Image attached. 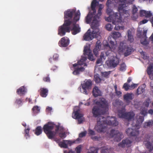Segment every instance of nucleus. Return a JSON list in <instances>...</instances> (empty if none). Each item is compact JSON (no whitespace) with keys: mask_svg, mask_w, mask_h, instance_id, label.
<instances>
[{"mask_svg":"<svg viewBox=\"0 0 153 153\" xmlns=\"http://www.w3.org/2000/svg\"><path fill=\"white\" fill-rule=\"evenodd\" d=\"M92 94L95 97H97L98 96H101L102 95L101 91L97 86H95L93 88Z\"/></svg>","mask_w":153,"mask_h":153,"instance_id":"25","label":"nucleus"},{"mask_svg":"<svg viewBox=\"0 0 153 153\" xmlns=\"http://www.w3.org/2000/svg\"><path fill=\"white\" fill-rule=\"evenodd\" d=\"M87 59L86 56H82L81 59L77 62V63H75L73 65V66L75 67L79 65H83L84 66H86L87 65L85 62Z\"/></svg>","mask_w":153,"mask_h":153,"instance_id":"21","label":"nucleus"},{"mask_svg":"<svg viewBox=\"0 0 153 153\" xmlns=\"http://www.w3.org/2000/svg\"><path fill=\"white\" fill-rule=\"evenodd\" d=\"M138 11V9L137 7L135 5H133L132 7V12L133 14H134L136 13Z\"/></svg>","mask_w":153,"mask_h":153,"instance_id":"44","label":"nucleus"},{"mask_svg":"<svg viewBox=\"0 0 153 153\" xmlns=\"http://www.w3.org/2000/svg\"><path fill=\"white\" fill-rule=\"evenodd\" d=\"M38 92H39V94L41 97H46L48 95V90L47 88H41L39 90Z\"/></svg>","mask_w":153,"mask_h":153,"instance_id":"24","label":"nucleus"},{"mask_svg":"<svg viewBox=\"0 0 153 153\" xmlns=\"http://www.w3.org/2000/svg\"><path fill=\"white\" fill-rule=\"evenodd\" d=\"M110 136L111 137H114V140L118 142L120 141L123 138V136L122 133L119 132L117 130L112 129L110 131Z\"/></svg>","mask_w":153,"mask_h":153,"instance_id":"11","label":"nucleus"},{"mask_svg":"<svg viewBox=\"0 0 153 153\" xmlns=\"http://www.w3.org/2000/svg\"><path fill=\"white\" fill-rule=\"evenodd\" d=\"M132 142L128 139L123 140L120 143L118 144L119 147L124 148L126 147H128L131 146Z\"/></svg>","mask_w":153,"mask_h":153,"instance_id":"18","label":"nucleus"},{"mask_svg":"<svg viewBox=\"0 0 153 153\" xmlns=\"http://www.w3.org/2000/svg\"><path fill=\"white\" fill-rule=\"evenodd\" d=\"M75 12V10L74 9H69L64 12V18L65 20H69L72 22V17Z\"/></svg>","mask_w":153,"mask_h":153,"instance_id":"13","label":"nucleus"},{"mask_svg":"<svg viewBox=\"0 0 153 153\" xmlns=\"http://www.w3.org/2000/svg\"><path fill=\"white\" fill-rule=\"evenodd\" d=\"M88 133L90 135H94L95 134V133L94 131L91 129H89L88 130Z\"/></svg>","mask_w":153,"mask_h":153,"instance_id":"62","label":"nucleus"},{"mask_svg":"<svg viewBox=\"0 0 153 153\" xmlns=\"http://www.w3.org/2000/svg\"><path fill=\"white\" fill-rule=\"evenodd\" d=\"M108 52H106L105 53L104 52H101L100 56V58L101 59L105 60L106 59V56H108Z\"/></svg>","mask_w":153,"mask_h":153,"instance_id":"40","label":"nucleus"},{"mask_svg":"<svg viewBox=\"0 0 153 153\" xmlns=\"http://www.w3.org/2000/svg\"><path fill=\"white\" fill-rule=\"evenodd\" d=\"M147 110L145 109H143L141 110L140 111V114L143 115L144 116H145L147 114Z\"/></svg>","mask_w":153,"mask_h":153,"instance_id":"52","label":"nucleus"},{"mask_svg":"<svg viewBox=\"0 0 153 153\" xmlns=\"http://www.w3.org/2000/svg\"><path fill=\"white\" fill-rule=\"evenodd\" d=\"M23 100L21 98H18L16 100L15 104L18 105L19 106L21 105L22 104Z\"/></svg>","mask_w":153,"mask_h":153,"instance_id":"41","label":"nucleus"},{"mask_svg":"<svg viewBox=\"0 0 153 153\" xmlns=\"http://www.w3.org/2000/svg\"><path fill=\"white\" fill-rule=\"evenodd\" d=\"M133 49L128 46L123 42H121L118 47V51L119 52L124 53L125 57H126L131 54L133 51Z\"/></svg>","mask_w":153,"mask_h":153,"instance_id":"8","label":"nucleus"},{"mask_svg":"<svg viewBox=\"0 0 153 153\" xmlns=\"http://www.w3.org/2000/svg\"><path fill=\"white\" fill-rule=\"evenodd\" d=\"M101 6H102V5L100 4L97 13L93 18L92 22L91 27L93 30V31L91 32L88 30L83 36V40L89 41L94 38H98L100 36L99 29L98 27L99 25V22L100 20V16L102 14V7Z\"/></svg>","mask_w":153,"mask_h":153,"instance_id":"1","label":"nucleus"},{"mask_svg":"<svg viewBox=\"0 0 153 153\" xmlns=\"http://www.w3.org/2000/svg\"><path fill=\"white\" fill-rule=\"evenodd\" d=\"M85 70V68L83 67L79 68L78 67V68H75L74 70L73 71V74L74 75H77L79 74L80 71H83Z\"/></svg>","mask_w":153,"mask_h":153,"instance_id":"31","label":"nucleus"},{"mask_svg":"<svg viewBox=\"0 0 153 153\" xmlns=\"http://www.w3.org/2000/svg\"><path fill=\"white\" fill-rule=\"evenodd\" d=\"M122 12H123V15L126 14V16H125V17H127L129 15V14L128 13V10H125V9Z\"/></svg>","mask_w":153,"mask_h":153,"instance_id":"56","label":"nucleus"},{"mask_svg":"<svg viewBox=\"0 0 153 153\" xmlns=\"http://www.w3.org/2000/svg\"><path fill=\"white\" fill-rule=\"evenodd\" d=\"M106 21L108 22H112L113 24L115 25L117 23L121 22L122 21L121 14L120 13H114L112 15L105 18Z\"/></svg>","mask_w":153,"mask_h":153,"instance_id":"7","label":"nucleus"},{"mask_svg":"<svg viewBox=\"0 0 153 153\" xmlns=\"http://www.w3.org/2000/svg\"><path fill=\"white\" fill-rule=\"evenodd\" d=\"M96 104V105L93 107L92 110L94 117H96L101 114H105L108 111V103L105 98H100V100L97 101Z\"/></svg>","mask_w":153,"mask_h":153,"instance_id":"3","label":"nucleus"},{"mask_svg":"<svg viewBox=\"0 0 153 153\" xmlns=\"http://www.w3.org/2000/svg\"><path fill=\"white\" fill-rule=\"evenodd\" d=\"M32 110L34 114L38 113L39 112L40 108L38 106H35L32 108Z\"/></svg>","mask_w":153,"mask_h":153,"instance_id":"39","label":"nucleus"},{"mask_svg":"<svg viewBox=\"0 0 153 153\" xmlns=\"http://www.w3.org/2000/svg\"><path fill=\"white\" fill-rule=\"evenodd\" d=\"M42 129L41 126H37L35 129V134L36 135H40L42 133Z\"/></svg>","mask_w":153,"mask_h":153,"instance_id":"36","label":"nucleus"},{"mask_svg":"<svg viewBox=\"0 0 153 153\" xmlns=\"http://www.w3.org/2000/svg\"><path fill=\"white\" fill-rule=\"evenodd\" d=\"M106 29L108 31H111L112 30L113 27L110 24H108L106 25Z\"/></svg>","mask_w":153,"mask_h":153,"instance_id":"48","label":"nucleus"},{"mask_svg":"<svg viewBox=\"0 0 153 153\" xmlns=\"http://www.w3.org/2000/svg\"><path fill=\"white\" fill-rule=\"evenodd\" d=\"M144 91V89L141 86H139L137 90V95L142 94Z\"/></svg>","mask_w":153,"mask_h":153,"instance_id":"38","label":"nucleus"},{"mask_svg":"<svg viewBox=\"0 0 153 153\" xmlns=\"http://www.w3.org/2000/svg\"><path fill=\"white\" fill-rule=\"evenodd\" d=\"M144 139L153 143V133L152 132L146 133L144 135Z\"/></svg>","mask_w":153,"mask_h":153,"instance_id":"26","label":"nucleus"},{"mask_svg":"<svg viewBox=\"0 0 153 153\" xmlns=\"http://www.w3.org/2000/svg\"><path fill=\"white\" fill-rule=\"evenodd\" d=\"M70 40L67 37H63L59 41L58 44L60 47H66L69 44Z\"/></svg>","mask_w":153,"mask_h":153,"instance_id":"19","label":"nucleus"},{"mask_svg":"<svg viewBox=\"0 0 153 153\" xmlns=\"http://www.w3.org/2000/svg\"><path fill=\"white\" fill-rule=\"evenodd\" d=\"M97 124L95 130L98 132H104L106 131L107 125L116 126L118 124L116 118L114 117H107V118L102 116L97 118Z\"/></svg>","mask_w":153,"mask_h":153,"instance_id":"2","label":"nucleus"},{"mask_svg":"<svg viewBox=\"0 0 153 153\" xmlns=\"http://www.w3.org/2000/svg\"><path fill=\"white\" fill-rule=\"evenodd\" d=\"M150 100H147L144 103V105L146 107H148L149 105Z\"/></svg>","mask_w":153,"mask_h":153,"instance_id":"60","label":"nucleus"},{"mask_svg":"<svg viewBox=\"0 0 153 153\" xmlns=\"http://www.w3.org/2000/svg\"><path fill=\"white\" fill-rule=\"evenodd\" d=\"M86 131L82 132L79 134V136L80 137H82L86 135Z\"/></svg>","mask_w":153,"mask_h":153,"instance_id":"58","label":"nucleus"},{"mask_svg":"<svg viewBox=\"0 0 153 153\" xmlns=\"http://www.w3.org/2000/svg\"><path fill=\"white\" fill-rule=\"evenodd\" d=\"M97 2L96 0H93L91 3V8L92 10L93 11V13L90 12L86 17V22L87 24H89L91 22V21H92L93 18L96 15H95L93 17V15H95L96 13L95 8L96 6Z\"/></svg>","mask_w":153,"mask_h":153,"instance_id":"9","label":"nucleus"},{"mask_svg":"<svg viewBox=\"0 0 153 153\" xmlns=\"http://www.w3.org/2000/svg\"><path fill=\"white\" fill-rule=\"evenodd\" d=\"M143 143L146 148L149 150V152H151L153 150V146L152 145V143L146 140H145Z\"/></svg>","mask_w":153,"mask_h":153,"instance_id":"27","label":"nucleus"},{"mask_svg":"<svg viewBox=\"0 0 153 153\" xmlns=\"http://www.w3.org/2000/svg\"><path fill=\"white\" fill-rule=\"evenodd\" d=\"M134 97V95L132 93H127L123 95V99L127 102H129Z\"/></svg>","mask_w":153,"mask_h":153,"instance_id":"23","label":"nucleus"},{"mask_svg":"<svg viewBox=\"0 0 153 153\" xmlns=\"http://www.w3.org/2000/svg\"><path fill=\"white\" fill-rule=\"evenodd\" d=\"M92 85V82L91 80L88 79L85 81L84 83L82 84V90H81V92L85 94H88L87 90L91 89Z\"/></svg>","mask_w":153,"mask_h":153,"instance_id":"12","label":"nucleus"},{"mask_svg":"<svg viewBox=\"0 0 153 153\" xmlns=\"http://www.w3.org/2000/svg\"><path fill=\"white\" fill-rule=\"evenodd\" d=\"M87 153H98V150L97 149H95L91 152H88Z\"/></svg>","mask_w":153,"mask_h":153,"instance_id":"64","label":"nucleus"},{"mask_svg":"<svg viewBox=\"0 0 153 153\" xmlns=\"http://www.w3.org/2000/svg\"><path fill=\"white\" fill-rule=\"evenodd\" d=\"M105 63L108 67L114 68L119 64V60L116 57L113 56L111 59L107 61Z\"/></svg>","mask_w":153,"mask_h":153,"instance_id":"10","label":"nucleus"},{"mask_svg":"<svg viewBox=\"0 0 153 153\" xmlns=\"http://www.w3.org/2000/svg\"><path fill=\"white\" fill-rule=\"evenodd\" d=\"M137 121L139 123H142L144 121V117L142 116H139L138 118H137Z\"/></svg>","mask_w":153,"mask_h":153,"instance_id":"49","label":"nucleus"},{"mask_svg":"<svg viewBox=\"0 0 153 153\" xmlns=\"http://www.w3.org/2000/svg\"><path fill=\"white\" fill-rule=\"evenodd\" d=\"M59 135L61 138H64L66 137L65 134V132L59 133Z\"/></svg>","mask_w":153,"mask_h":153,"instance_id":"61","label":"nucleus"},{"mask_svg":"<svg viewBox=\"0 0 153 153\" xmlns=\"http://www.w3.org/2000/svg\"><path fill=\"white\" fill-rule=\"evenodd\" d=\"M74 16L73 19H72V23H74V22H76H76L78 21L79 19V16L80 15V13L79 11H78L76 13L74 14Z\"/></svg>","mask_w":153,"mask_h":153,"instance_id":"29","label":"nucleus"},{"mask_svg":"<svg viewBox=\"0 0 153 153\" xmlns=\"http://www.w3.org/2000/svg\"><path fill=\"white\" fill-rule=\"evenodd\" d=\"M138 85L137 84H133L131 85H130V89H131L134 88H135Z\"/></svg>","mask_w":153,"mask_h":153,"instance_id":"59","label":"nucleus"},{"mask_svg":"<svg viewBox=\"0 0 153 153\" xmlns=\"http://www.w3.org/2000/svg\"><path fill=\"white\" fill-rule=\"evenodd\" d=\"M79 109H78L76 110L75 109L73 112L74 113V116H72V117L75 119H79L82 117V114L79 113Z\"/></svg>","mask_w":153,"mask_h":153,"instance_id":"28","label":"nucleus"},{"mask_svg":"<svg viewBox=\"0 0 153 153\" xmlns=\"http://www.w3.org/2000/svg\"><path fill=\"white\" fill-rule=\"evenodd\" d=\"M81 146L80 145H79L77 146L76 148V153H80L81 150Z\"/></svg>","mask_w":153,"mask_h":153,"instance_id":"54","label":"nucleus"},{"mask_svg":"<svg viewBox=\"0 0 153 153\" xmlns=\"http://www.w3.org/2000/svg\"><path fill=\"white\" fill-rule=\"evenodd\" d=\"M117 1V2H120L123 3L122 4H120L118 7V11L120 12H122L124 10H125L124 8L126 6V4L124 3H125L126 1L127 0H116ZM128 2L129 3L131 4L132 2V0H128Z\"/></svg>","mask_w":153,"mask_h":153,"instance_id":"20","label":"nucleus"},{"mask_svg":"<svg viewBox=\"0 0 153 153\" xmlns=\"http://www.w3.org/2000/svg\"><path fill=\"white\" fill-rule=\"evenodd\" d=\"M99 51L100 50H99L97 49H96V48H94V49L93 52L94 53V54L96 56H97L98 54V51Z\"/></svg>","mask_w":153,"mask_h":153,"instance_id":"57","label":"nucleus"},{"mask_svg":"<svg viewBox=\"0 0 153 153\" xmlns=\"http://www.w3.org/2000/svg\"><path fill=\"white\" fill-rule=\"evenodd\" d=\"M126 66L124 63L121 64L120 67V70L121 71H124L126 70Z\"/></svg>","mask_w":153,"mask_h":153,"instance_id":"51","label":"nucleus"},{"mask_svg":"<svg viewBox=\"0 0 153 153\" xmlns=\"http://www.w3.org/2000/svg\"><path fill=\"white\" fill-rule=\"evenodd\" d=\"M94 80L96 83H99L100 82L101 79L98 76L95 75L94 76Z\"/></svg>","mask_w":153,"mask_h":153,"instance_id":"47","label":"nucleus"},{"mask_svg":"<svg viewBox=\"0 0 153 153\" xmlns=\"http://www.w3.org/2000/svg\"><path fill=\"white\" fill-rule=\"evenodd\" d=\"M106 13L108 15H109V16L112 15L114 13L112 10L109 8V7L107 6Z\"/></svg>","mask_w":153,"mask_h":153,"instance_id":"43","label":"nucleus"},{"mask_svg":"<svg viewBox=\"0 0 153 153\" xmlns=\"http://www.w3.org/2000/svg\"><path fill=\"white\" fill-rule=\"evenodd\" d=\"M30 128H27V129L25 130V136L26 137V138L27 139L28 137H29L30 135L29 134Z\"/></svg>","mask_w":153,"mask_h":153,"instance_id":"46","label":"nucleus"},{"mask_svg":"<svg viewBox=\"0 0 153 153\" xmlns=\"http://www.w3.org/2000/svg\"><path fill=\"white\" fill-rule=\"evenodd\" d=\"M101 43L100 40H98L96 42V46L94 48L100 50L101 48Z\"/></svg>","mask_w":153,"mask_h":153,"instance_id":"42","label":"nucleus"},{"mask_svg":"<svg viewBox=\"0 0 153 153\" xmlns=\"http://www.w3.org/2000/svg\"><path fill=\"white\" fill-rule=\"evenodd\" d=\"M68 142H69V141L64 140L63 141L59 143V145L61 147L67 148H68V145L66 143Z\"/></svg>","mask_w":153,"mask_h":153,"instance_id":"35","label":"nucleus"},{"mask_svg":"<svg viewBox=\"0 0 153 153\" xmlns=\"http://www.w3.org/2000/svg\"><path fill=\"white\" fill-rule=\"evenodd\" d=\"M59 55L55 53L54 54L53 56V59L54 61H57L59 59Z\"/></svg>","mask_w":153,"mask_h":153,"instance_id":"55","label":"nucleus"},{"mask_svg":"<svg viewBox=\"0 0 153 153\" xmlns=\"http://www.w3.org/2000/svg\"><path fill=\"white\" fill-rule=\"evenodd\" d=\"M129 86L130 85H128V84L125 83L123 85V88L125 89V91H127L130 89Z\"/></svg>","mask_w":153,"mask_h":153,"instance_id":"50","label":"nucleus"},{"mask_svg":"<svg viewBox=\"0 0 153 153\" xmlns=\"http://www.w3.org/2000/svg\"><path fill=\"white\" fill-rule=\"evenodd\" d=\"M140 16L145 17L146 18H149L152 16V14L151 11L144 10H141L140 11Z\"/></svg>","mask_w":153,"mask_h":153,"instance_id":"22","label":"nucleus"},{"mask_svg":"<svg viewBox=\"0 0 153 153\" xmlns=\"http://www.w3.org/2000/svg\"><path fill=\"white\" fill-rule=\"evenodd\" d=\"M118 23H117L115 25V27H114L115 29L116 30H119L121 28L123 29L124 27H122L118 25Z\"/></svg>","mask_w":153,"mask_h":153,"instance_id":"53","label":"nucleus"},{"mask_svg":"<svg viewBox=\"0 0 153 153\" xmlns=\"http://www.w3.org/2000/svg\"><path fill=\"white\" fill-rule=\"evenodd\" d=\"M71 25H72V26L71 28V30L72 34L75 35L80 32V28L78 24H76L75 22L72 23Z\"/></svg>","mask_w":153,"mask_h":153,"instance_id":"17","label":"nucleus"},{"mask_svg":"<svg viewBox=\"0 0 153 153\" xmlns=\"http://www.w3.org/2000/svg\"><path fill=\"white\" fill-rule=\"evenodd\" d=\"M25 92V88L24 86L21 87L18 89L16 91L17 93L20 95H24Z\"/></svg>","mask_w":153,"mask_h":153,"instance_id":"30","label":"nucleus"},{"mask_svg":"<svg viewBox=\"0 0 153 153\" xmlns=\"http://www.w3.org/2000/svg\"><path fill=\"white\" fill-rule=\"evenodd\" d=\"M54 125L53 123L49 122L43 126V131L49 139H53L55 135L54 131H52L54 128Z\"/></svg>","mask_w":153,"mask_h":153,"instance_id":"4","label":"nucleus"},{"mask_svg":"<svg viewBox=\"0 0 153 153\" xmlns=\"http://www.w3.org/2000/svg\"><path fill=\"white\" fill-rule=\"evenodd\" d=\"M128 40L132 42L134 41V39L133 36L132 35V32L130 30L128 31Z\"/></svg>","mask_w":153,"mask_h":153,"instance_id":"32","label":"nucleus"},{"mask_svg":"<svg viewBox=\"0 0 153 153\" xmlns=\"http://www.w3.org/2000/svg\"><path fill=\"white\" fill-rule=\"evenodd\" d=\"M126 132L128 136L133 137L137 136L139 134V131L138 129H134L130 128L127 129Z\"/></svg>","mask_w":153,"mask_h":153,"instance_id":"16","label":"nucleus"},{"mask_svg":"<svg viewBox=\"0 0 153 153\" xmlns=\"http://www.w3.org/2000/svg\"><path fill=\"white\" fill-rule=\"evenodd\" d=\"M84 54L88 56V59L91 61L94 60V57L90 49V47L86 46L84 47L83 51Z\"/></svg>","mask_w":153,"mask_h":153,"instance_id":"15","label":"nucleus"},{"mask_svg":"<svg viewBox=\"0 0 153 153\" xmlns=\"http://www.w3.org/2000/svg\"><path fill=\"white\" fill-rule=\"evenodd\" d=\"M108 41L109 42H107L106 44H103L104 48L108 50V51H113L116 49L117 45L113 41H109V39H108Z\"/></svg>","mask_w":153,"mask_h":153,"instance_id":"14","label":"nucleus"},{"mask_svg":"<svg viewBox=\"0 0 153 153\" xmlns=\"http://www.w3.org/2000/svg\"><path fill=\"white\" fill-rule=\"evenodd\" d=\"M118 115L120 118H124L128 121H130L134 118L135 114L132 111L126 112L125 109L122 108L118 111Z\"/></svg>","mask_w":153,"mask_h":153,"instance_id":"6","label":"nucleus"},{"mask_svg":"<svg viewBox=\"0 0 153 153\" xmlns=\"http://www.w3.org/2000/svg\"><path fill=\"white\" fill-rule=\"evenodd\" d=\"M43 80L45 82H50V79L49 76V75H48L47 76L44 77L43 78Z\"/></svg>","mask_w":153,"mask_h":153,"instance_id":"45","label":"nucleus"},{"mask_svg":"<svg viewBox=\"0 0 153 153\" xmlns=\"http://www.w3.org/2000/svg\"><path fill=\"white\" fill-rule=\"evenodd\" d=\"M113 38L114 39H115L118 38L121 36L120 33L118 32H113L112 33Z\"/></svg>","mask_w":153,"mask_h":153,"instance_id":"37","label":"nucleus"},{"mask_svg":"<svg viewBox=\"0 0 153 153\" xmlns=\"http://www.w3.org/2000/svg\"><path fill=\"white\" fill-rule=\"evenodd\" d=\"M71 21L69 20H65L63 25L59 27L58 35L63 36L66 33L70 32L71 31Z\"/></svg>","mask_w":153,"mask_h":153,"instance_id":"5","label":"nucleus"},{"mask_svg":"<svg viewBox=\"0 0 153 153\" xmlns=\"http://www.w3.org/2000/svg\"><path fill=\"white\" fill-rule=\"evenodd\" d=\"M153 72V63H151L148 66L147 73L148 75L150 74Z\"/></svg>","mask_w":153,"mask_h":153,"instance_id":"33","label":"nucleus"},{"mask_svg":"<svg viewBox=\"0 0 153 153\" xmlns=\"http://www.w3.org/2000/svg\"><path fill=\"white\" fill-rule=\"evenodd\" d=\"M153 125V120L149 121L148 122H145L144 123L143 127L145 128H148L150 127Z\"/></svg>","mask_w":153,"mask_h":153,"instance_id":"34","label":"nucleus"},{"mask_svg":"<svg viewBox=\"0 0 153 153\" xmlns=\"http://www.w3.org/2000/svg\"><path fill=\"white\" fill-rule=\"evenodd\" d=\"M149 20H147L146 19H144L142 20V21H140V23L141 24H145Z\"/></svg>","mask_w":153,"mask_h":153,"instance_id":"63","label":"nucleus"}]
</instances>
